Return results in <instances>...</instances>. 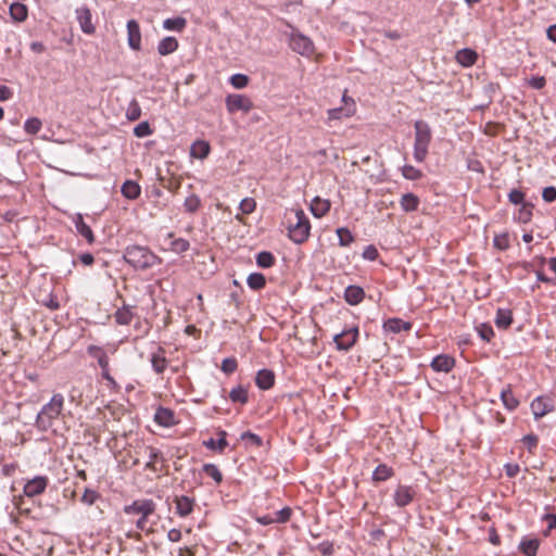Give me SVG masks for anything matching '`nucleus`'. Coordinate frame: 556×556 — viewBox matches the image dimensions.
Instances as JSON below:
<instances>
[{"label": "nucleus", "instance_id": "f257e3e1", "mask_svg": "<svg viewBox=\"0 0 556 556\" xmlns=\"http://www.w3.org/2000/svg\"><path fill=\"white\" fill-rule=\"evenodd\" d=\"M64 396L61 393H55L50 402L45 404L41 410L37 414L36 427L40 431H48L52 428L54 421L59 418L63 410Z\"/></svg>", "mask_w": 556, "mask_h": 556}, {"label": "nucleus", "instance_id": "f03ea898", "mask_svg": "<svg viewBox=\"0 0 556 556\" xmlns=\"http://www.w3.org/2000/svg\"><path fill=\"white\" fill-rule=\"evenodd\" d=\"M124 260L135 269L140 270L149 269L161 261L150 249L141 245L127 247Z\"/></svg>", "mask_w": 556, "mask_h": 556}, {"label": "nucleus", "instance_id": "7ed1b4c3", "mask_svg": "<svg viewBox=\"0 0 556 556\" xmlns=\"http://www.w3.org/2000/svg\"><path fill=\"white\" fill-rule=\"evenodd\" d=\"M293 216L288 217V236L296 244L304 243L311 231V223L303 210L291 211Z\"/></svg>", "mask_w": 556, "mask_h": 556}, {"label": "nucleus", "instance_id": "20e7f679", "mask_svg": "<svg viewBox=\"0 0 556 556\" xmlns=\"http://www.w3.org/2000/svg\"><path fill=\"white\" fill-rule=\"evenodd\" d=\"M415 128V141H414V159L421 163L428 155V149L432 139L431 128L425 121H416L414 124Z\"/></svg>", "mask_w": 556, "mask_h": 556}, {"label": "nucleus", "instance_id": "39448f33", "mask_svg": "<svg viewBox=\"0 0 556 556\" xmlns=\"http://www.w3.org/2000/svg\"><path fill=\"white\" fill-rule=\"evenodd\" d=\"M124 513L128 516L138 515L139 519L136 521L138 530H146L148 519L156 510V504L151 498L135 500L131 504L125 505Z\"/></svg>", "mask_w": 556, "mask_h": 556}, {"label": "nucleus", "instance_id": "423d86ee", "mask_svg": "<svg viewBox=\"0 0 556 556\" xmlns=\"http://www.w3.org/2000/svg\"><path fill=\"white\" fill-rule=\"evenodd\" d=\"M289 47L303 56H311L315 50L312 39L294 28L289 35Z\"/></svg>", "mask_w": 556, "mask_h": 556}, {"label": "nucleus", "instance_id": "0eeeda50", "mask_svg": "<svg viewBox=\"0 0 556 556\" xmlns=\"http://www.w3.org/2000/svg\"><path fill=\"white\" fill-rule=\"evenodd\" d=\"M358 338V327L354 326L349 329H343L340 333L333 337L337 350L349 351L356 343Z\"/></svg>", "mask_w": 556, "mask_h": 556}, {"label": "nucleus", "instance_id": "6e6552de", "mask_svg": "<svg viewBox=\"0 0 556 556\" xmlns=\"http://www.w3.org/2000/svg\"><path fill=\"white\" fill-rule=\"evenodd\" d=\"M342 102V106L328 110V121L342 119L343 117H350L355 113L356 105L351 97H348L346 93H343Z\"/></svg>", "mask_w": 556, "mask_h": 556}, {"label": "nucleus", "instance_id": "1a4fd4ad", "mask_svg": "<svg viewBox=\"0 0 556 556\" xmlns=\"http://www.w3.org/2000/svg\"><path fill=\"white\" fill-rule=\"evenodd\" d=\"M226 108L229 113L238 111L248 113L253 109V102L244 94H229L226 98Z\"/></svg>", "mask_w": 556, "mask_h": 556}, {"label": "nucleus", "instance_id": "9d476101", "mask_svg": "<svg viewBox=\"0 0 556 556\" xmlns=\"http://www.w3.org/2000/svg\"><path fill=\"white\" fill-rule=\"evenodd\" d=\"M415 496L416 491L413 486L400 484L394 491L393 501L397 507L403 508L408 506Z\"/></svg>", "mask_w": 556, "mask_h": 556}, {"label": "nucleus", "instance_id": "9b49d317", "mask_svg": "<svg viewBox=\"0 0 556 556\" xmlns=\"http://www.w3.org/2000/svg\"><path fill=\"white\" fill-rule=\"evenodd\" d=\"M49 483V479L46 476H37L31 480H28L24 485V494L28 497H34L42 494Z\"/></svg>", "mask_w": 556, "mask_h": 556}, {"label": "nucleus", "instance_id": "f8f14e48", "mask_svg": "<svg viewBox=\"0 0 556 556\" xmlns=\"http://www.w3.org/2000/svg\"><path fill=\"white\" fill-rule=\"evenodd\" d=\"M530 408L534 419L539 420L540 418L554 410V404L548 397L538 396L531 402Z\"/></svg>", "mask_w": 556, "mask_h": 556}, {"label": "nucleus", "instance_id": "ddd939ff", "mask_svg": "<svg viewBox=\"0 0 556 556\" xmlns=\"http://www.w3.org/2000/svg\"><path fill=\"white\" fill-rule=\"evenodd\" d=\"M76 17L83 33L87 35L94 34L96 27L91 22V11L87 7L76 9Z\"/></svg>", "mask_w": 556, "mask_h": 556}, {"label": "nucleus", "instance_id": "4468645a", "mask_svg": "<svg viewBox=\"0 0 556 556\" xmlns=\"http://www.w3.org/2000/svg\"><path fill=\"white\" fill-rule=\"evenodd\" d=\"M127 34L129 47L135 51H139L141 48V33L139 24L135 20L127 22Z\"/></svg>", "mask_w": 556, "mask_h": 556}, {"label": "nucleus", "instance_id": "2eb2a0df", "mask_svg": "<svg viewBox=\"0 0 556 556\" xmlns=\"http://www.w3.org/2000/svg\"><path fill=\"white\" fill-rule=\"evenodd\" d=\"M430 366L437 372H450L455 366V359L450 355L440 354L432 359Z\"/></svg>", "mask_w": 556, "mask_h": 556}, {"label": "nucleus", "instance_id": "dca6fc26", "mask_svg": "<svg viewBox=\"0 0 556 556\" xmlns=\"http://www.w3.org/2000/svg\"><path fill=\"white\" fill-rule=\"evenodd\" d=\"M174 503L176 504V514L181 518L189 516L193 511L194 500L189 496H176Z\"/></svg>", "mask_w": 556, "mask_h": 556}, {"label": "nucleus", "instance_id": "f3484780", "mask_svg": "<svg viewBox=\"0 0 556 556\" xmlns=\"http://www.w3.org/2000/svg\"><path fill=\"white\" fill-rule=\"evenodd\" d=\"M73 223L76 227L77 232L84 237L89 244L94 242V235L91 228L85 223L81 214L77 213L73 216Z\"/></svg>", "mask_w": 556, "mask_h": 556}, {"label": "nucleus", "instance_id": "a211bd4d", "mask_svg": "<svg viewBox=\"0 0 556 556\" xmlns=\"http://www.w3.org/2000/svg\"><path fill=\"white\" fill-rule=\"evenodd\" d=\"M150 362L155 374L162 375L168 365V361L165 357V350L159 346L157 351L151 354Z\"/></svg>", "mask_w": 556, "mask_h": 556}, {"label": "nucleus", "instance_id": "6ab92c4d", "mask_svg": "<svg viewBox=\"0 0 556 556\" xmlns=\"http://www.w3.org/2000/svg\"><path fill=\"white\" fill-rule=\"evenodd\" d=\"M135 308V306H130L124 303L122 307H119L114 314L116 324L122 326L129 325L136 315L134 312Z\"/></svg>", "mask_w": 556, "mask_h": 556}, {"label": "nucleus", "instance_id": "aec40b11", "mask_svg": "<svg viewBox=\"0 0 556 556\" xmlns=\"http://www.w3.org/2000/svg\"><path fill=\"white\" fill-rule=\"evenodd\" d=\"M154 421L162 427H172L175 425L174 412L160 406L154 414Z\"/></svg>", "mask_w": 556, "mask_h": 556}, {"label": "nucleus", "instance_id": "412c9836", "mask_svg": "<svg viewBox=\"0 0 556 556\" xmlns=\"http://www.w3.org/2000/svg\"><path fill=\"white\" fill-rule=\"evenodd\" d=\"M275 383V374L269 369H261L255 377V384L261 390H269Z\"/></svg>", "mask_w": 556, "mask_h": 556}, {"label": "nucleus", "instance_id": "4be33fe9", "mask_svg": "<svg viewBox=\"0 0 556 556\" xmlns=\"http://www.w3.org/2000/svg\"><path fill=\"white\" fill-rule=\"evenodd\" d=\"M455 59L464 67L472 66L478 60V53L469 48H464L456 52Z\"/></svg>", "mask_w": 556, "mask_h": 556}, {"label": "nucleus", "instance_id": "5701e85b", "mask_svg": "<svg viewBox=\"0 0 556 556\" xmlns=\"http://www.w3.org/2000/svg\"><path fill=\"white\" fill-rule=\"evenodd\" d=\"M383 329L389 332L399 333L401 331H409L412 324L401 318H389L384 321Z\"/></svg>", "mask_w": 556, "mask_h": 556}, {"label": "nucleus", "instance_id": "b1692460", "mask_svg": "<svg viewBox=\"0 0 556 556\" xmlns=\"http://www.w3.org/2000/svg\"><path fill=\"white\" fill-rule=\"evenodd\" d=\"M513 312L509 308H497L496 315L494 318L495 326L498 329H507L513 324Z\"/></svg>", "mask_w": 556, "mask_h": 556}, {"label": "nucleus", "instance_id": "393cba45", "mask_svg": "<svg viewBox=\"0 0 556 556\" xmlns=\"http://www.w3.org/2000/svg\"><path fill=\"white\" fill-rule=\"evenodd\" d=\"M211 152V146L205 140H197L191 144L190 155L194 159L204 160Z\"/></svg>", "mask_w": 556, "mask_h": 556}, {"label": "nucleus", "instance_id": "a878e982", "mask_svg": "<svg viewBox=\"0 0 556 556\" xmlns=\"http://www.w3.org/2000/svg\"><path fill=\"white\" fill-rule=\"evenodd\" d=\"M365 296L364 290L358 286H349L346 287L344 291V300L350 305H357L359 304Z\"/></svg>", "mask_w": 556, "mask_h": 556}, {"label": "nucleus", "instance_id": "bb28decb", "mask_svg": "<svg viewBox=\"0 0 556 556\" xmlns=\"http://www.w3.org/2000/svg\"><path fill=\"white\" fill-rule=\"evenodd\" d=\"M329 210H330V201L329 200L320 199L319 197H316L312 200L311 212L315 217L320 218V217L325 216L329 212Z\"/></svg>", "mask_w": 556, "mask_h": 556}, {"label": "nucleus", "instance_id": "cd10ccee", "mask_svg": "<svg viewBox=\"0 0 556 556\" xmlns=\"http://www.w3.org/2000/svg\"><path fill=\"white\" fill-rule=\"evenodd\" d=\"M539 546L540 541L538 539L523 538L519 543V551L525 556H536Z\"/></svg>", "mask_w": 556, "mask_h": 556}, {"label": "nucleus", "instance_id": "c85d7f7f", "mask_svg": "<svg viewBox=\"0 0 556 556\" xmlns=\"http://www.w3.org/2000/svg\"><path fill=\"white\" fill-rule=\"evenodd\" d=\"M178 49V41L175 37L168 36L163 38L157 46V52L161 55H168Z\"/></svg>", "mask_w": 556, "mask_h": 556}, {"label": "nucleus", "instance_id": "c756f323", "mask_svg": "<svg viewBox=\"0 0 556 556\" xmlns=\"http://www.w3.org/2000/svg\"><path fill=\"white\" fill-rule=\"evenodd\" d=\"M501 400L503 402V405L505 406V408H507L508 410H515L518 405H519V401L516 399V396L514 395L511 389H510V386H507L506 388H504L502 391H501Z\"/></svg>", "mask_w": 556, "mask_h": 556}, {"label": "nucleus", "instance_id": "7c9ffc66", "mask_svg": "<svg viewBox=\"0 0 556 556\" xmlns=\"http://www.w3.org/2000/svg\"><path fill=\"white\" fill-rule=\"evenodd\" d=\"M121 192L125 198L135 200L140 195L141 189L136 181L126 180L122 186Z\"/></svg>", "mask_w": 556, "mask_h": 556}, {"label": "nucleus", "instance_id": "2f4dec72", "mask_svg": "<svg viewBox=\"0 0 556 556\" xmlns=\"http://www.w3.org/2000/svg\"><path fill=\"white\" fill-rule=\"evenodd\" d=\"M229 400L232 403H240L242 405L249 402L248 388L239 384L236 388H232L229 392Z\"/></svg>", "mask_w": 556, "mask_h": 556}, {"label": "nucleus", "instance_id": "473e14b6", "mask_svg": "<svg viewBox=\"0 0 556 556\" xmlns=\"http://www.w3.org/2000/svg\"><path fill=\"white\" fill-rule=\"evenodd\" d=\"M393 475L394 470L392 467L386 464H380L376 467V469L372 472V481L382 482L390 479Z\"/></svg>", "mask_w": 556, "mask_h": 556}, {"label": "nucleus", "instance_id": "72a5a7b5", "mask_svg": "<svg viewBox=\"0 0 556 556\" xmlns=\"http://www.w3.org/2000/svg\"><path fill=\"white\" fill-rule=\"evenodd\" d=\"M400 204L404 212H415L418 210L419 199L414 193H405L402 195Z\"/></svg>", "mask_w": 556, "mask_h": 556}, {"label": "nucleus", "instance_id": "f704fd0d", "mask_svg": "<svg viewBox=\"0 0 556 556\" xmlns=\"http://www.w3.org/2000/svg\"><path fill=\"white\" fill-rule=\"evenodd\" d=\"M11 17L16 22H24L27 18V7L21 2H14L9 9Z\"/></svg>", "mask_w": 556, "mask_h": 556}, {"label": "nucleus", "instance_id": "c9c22d12", "mask_svg": "<svg viewBox=\"0 0 556 556\" xmlns=\"http://www.w3.org/2000/svg\"><path fill=\"white\" fill-rule=\"evenodd\" d=\"M247 285L254 291L262 290L266 285V278L262 273H252L247 278Z\"/></svg>", "mask_w": 556, "mask_h": 556}, {"label": "nucleus", "instance_id": "e433bc0d", "mask_svg": "<svg viewBox=\"0 0 556 556\" xmlns=\"http://www.w3.org/2000/svg\"><path fill=\"white\" fill-rule=\"evenodd\" d=\"M256 265L261 268H270L275 265L276 258L269 251H262L256 254Z\"/></svg>", "mask_w": 556, "mask_h": 556}, {"label": "nucleus", "instance_id": "4c0bfd02", "mask_svg": "<svg viewBox=\"0 0 556 556\" xmlns=\"http://www.w3.org/2000/svg\"><path fill=\"white\" fill-rule=\"evenodd\" d=\"M187 25L185 17L178 16L175 18H166L163 22V27L167 30L182 31Z\"/></svg>", "mask_w": 556, "mask_h": 556}, {"label": "nucleus", "instance_id": "58836bf2", "mask_svg": "<svg viewBox=\"0 0 556 556\" xmlns=\"http://www.w3.org/2000/svg\"><path fill=\"white\" fill-rule=\"evenodd\" d=\"M532 208L533 205L531 203H523V205H521L520 208L518 210L516 216L517 220L522 224L529 223L532 218Z\"/></svg>", "mask_w": 556, "mask_h": 556}, {"label": "nucleus", "instance_id": "ea45409f", "mask_svg": "<svg viewBox=\"0 0 556 556\" xmlns=\"http://www.w3.org/2000/svg\"><path fill=\"white\" fill-rule=\"evenodd\" d=\"M203 445L208 450L223 453L224 450L228 446V442L224 438H219L218 440L210 438L208 440L203 441Z\"/></svg>", "mask_w": 556, "mask_h": 556}, {"label": "nucleus", "instance_id": "a19ab883", "mask_svg": "<svg viewBox=\"0 0 556 556\" xmlns=\"http://www.w3.org/2000/svg\"><path fill=\"white\" fill-rule=\"evenodd\" d=\"M338 239H339V245L340 247H349L354 241V236L352 232L345 228L340 227L336 230Z\"/></svg>", "mask_w": 556, "mask_h": 556}, {"label": "nucleus", "instance_id": "79ce46f5", "mask_svg": "<svg viewBox=\"0 0 556 556\" xmlns=\"http://www.w3.org/2000/svg\"><path fill=\"white\" fill-rule=\"evenodd\" d=\"M204 473L211 477L217 484L223 481V473L215 464H204L202 467Z\"/></svg>", "mask_w": 556, "mask_h": 556}, {"label": "nucleus", "instance_id": "37998d69", "mask_svg": "<svg viewBox=\"0 0 556 556\" xmlns=\"http://www.w3.org/2000/svg\"><path fill=\"white\" fill-rule=\"evenodd\" d=\"M141 116V108L136 99H132L130 103L128 104L127 111H126V117L128 121L135 122L139 119Z\"/></svg>", "mask_w": 556, "mask_h": 556}, {"label": "nucleus", "instance_id": "c03bdc74", "mask_svg": "<svg viewBox=\"0 0 556 556\" xmlns=\"http://www.w3.org/2000/svg\"><path fill=\"white\" fill-rule=\"evenodd\" d=\"M201 206V200L197 194H190L184 202L185 211L188 213H195Z\"/></svg>", "mask_w": 556, "mask_h": 556}, {"label": "nucleus", "instance_id": "a18cd8bd", "mask_svg": "<svg viewBox=\"0 0 556 556\" xmlns=\"http://www.w3.org/2000/svg\"><path fill=\"white\" fill-rule=\"evenodd\" d=\"M99 366L101 368L102 378L106 380L113 388H116L117 383L110 374L109 358L105 359L102 357V359H100Z\"/></svg>", "mask_w": 556, "mask_h": 556}, {"label": "nucleus", "instance_id": "49530a36", "mask_svg": "<svg viewBox=\"0 0 556 556\" xmlns=\"http://www.w3.org/2000/svg\"><path fill=\"white\" fill-rule=\"evenodd\" d=\"M41 127H42V123L37 117H30V118L26 119V122L24 124V129L29 135L38 134L40 131Z\"/></svg>", "mask_w": 556, "mask_h": 556}, {"label": "nucleus", "instance_id": "de8ad7c7", "mask_svg": "<svg viewBox=\"0 0 556 556\" xmlns=\"http://www.w3.org/2000/svg\"><path fill=\"white\" fill-rule=\"evenodd\" d=\"M521 442L530 454H534L535 450L538 448L539 438L534 433H529L521 439Z\"/></svg>", "mask_w": 556, "mask_h": 556}, {"label": "nucleus", "instance_id": "09e8293b", "mask_svg": "<svg viewBox=\"0 0 556 556\" xmlns=\"http://www.w3.org/2000/svg\"><path fill=\"white\" fill-rule=\"evenodd\" d=\"M402 175L408 180H418L422 177V172L413 165H404L402 167Z\"/></svg>", "mask_w": 556, "mask_h": 556}, {"label": "nucleus", "instance_id": "8fccbe9b", "mask_svg": "<svg viewBox=\"0 0 556 556\" xmlns=\"http://www.w3.org/2000/svg\"><path fill=\"white\" fill-rule=\"evenodd\" d=\"M152 134H153V129L151 128L150 124L147 121L139 123L134 128V135L138 138H144Z\"/></svg>", "mask_w": 556, "mask_h": 556}, {"label": "nucleus", "instance_id": "3c124183", "mask_svg": "<svg viewBox=\"0 0 556 556\" xmlns=\"http://www.w3.org/2000/svg\"><path fill=\"white\" fill-rule=\"evenodd\" d=\"M98 498H100V493H98L96 490L86 488L83 493V496L80 497V502L88 506H91L96 503Z\"/></svg>", "mask_w": 556, "mask_h": 556}, {"label": "nucleus", "instance_id": "603ef678", "mask_svg": "<svg viewBox=\"0 0 556 556\" xmlns=\"http://www.w3.org/2000/svg\"><path fill=\"white\" fill-rule=\"evenodd\" d=\"M147 450L149 451V462L146 464V469L156 471L155 467V460L162 456V453L152 446H147Z\"/></svg>", "mask_w": 556, "mask_h": 556}, {"label": "nucleus", "instance_id": "864d4df0", "mask_svg": "<svg viewBox=\"0 0 556 556\" xmlns=\"http://www.w3.org/2000/svg\"><path fill=\"white\" fill-rule=\"evenodd\" d=\"M189 248H190L189 241L184 238H177L170 242V250L178 254L188 251Z\"/></svg>", "mask_w": 556, "mask_h": 556}, {"label": "nucleus", "instance_id": "5fc2aeb1", "mask_svg": "<svg viewBox=\"0 0 556 556\" xmlns=\"http://www.w3.org/2000/svg\"><path fill=\"white\" fill-rule=\"evenodd\" d=\"M291 515H292V509L290 507H283L282 509L276 511L273 515L274 522L275 523H286L287 521L290 520Z\"/></svg>", "mask_w": 556, "mask_h": 556}, {"label": "nucleus", "instance_id": "6e6d98bb", "mask_svg": "<svg viewBox=\"0 0 556 556\" xmlns=\"http://www.w3.org/2000/svg\"><path fill=\"white\" fill-rule=\"evenodd\" d=\"M477 331L480 338L486 342H490L494 337V330L489 324H481L477 327Z\"/></svg>", "mask_w": 556, "mask_h": 556}, {"label": "nucleus", "instance_id": "4d7b16f0", "mask_svg": "<svg viewBox=\"0 0 556 556\" xmlns=\"http://www.w3.org/2000/svg\"><path fill=\"white\" fill-rule=\"evenodd\" d=\"M238 368V362L235 357L224 358L222 362L220 369L226 374L230 375L235 372Z\"/></svg>", "mask_w": 556, "mask_h": 556}, {"label": "nucleus", "instance_id": "13d9d810", "mask_svg": "<svg viewBox=\"0 0 556 556\" xmlns=\"http://www.w3.org/2000/svg\"><path fill=\"white\" fill-rule=\"evenodd\" d=\"M493 244L496 249L505 251L509 248V238L507 233L496 235L493 239Z\"/></svg>", "mask_w": 556, "mask_h": 556}, {"label": "nucleus", "instance_id": "bf43d9fd", "mask_svg": "<svg viewBox=\"0 0 556 556\" xmlns=\"http://www.w3.org/2000/svg\"><path fill=\"white\" fill-rule=\"evenodd\" d=\"M230 84L237 89H242L248 86L249 77L244 74H235L230 77Z\"/></svg>", "mask_w": 556, "mask_h": 556}, {"label": "nucleus", "instance_id": "052dcab7", "mask_svg": "<svg viewBox=\"0 0 556 556\" xmlns=\"http://www.w3.org/2000/svg\"><path fill=\"white\" fill-rule=\"evenodd\" d=\"M87 352L91 357H93L98 361V364L100 363V359H102V357L105 359L109 358L105 351L101 346H98V345H89L87 349Z\"/></svg>", "mask_w": 556, "mask_h": 556}, {"label": "nucleus", "instance_id": "680f3d73", "mask_svg": "<svg viewBox=\"0 0 556 556\" xmlns=\"http://www.w3.org/2000/svg\"><path fill=\"white\" fill-rule=\"evenodd\" d=\"M256 202L252 198H244L239 204V208L243 214H251L254 212Z\"/></svg>", "mask_w": 556, "mask_h": 556}, {"label": "nucleus", "instance_id": "e2e57ef3", "mask_svg": "<svg viewBox=\"0 0 556 556\" xmlns=\"http://www.w3.org/2000/svg\"><path fill=\"white\" fill-rule=\"evenodd\" d=\"M508 200L510 203L516 204V205H523V203H527L525 201V193L519 189H513L508 193Z\"/></svg>", "mask_w": 556, "mask_h": 556}, {"label": "nucleus", "instance_id": "0e129e2a", "mask_svg": "<svg viewBox=\"0 0 556 556\" xmlns=\"http://www.w3.org/2000/svg\"><path fill=\"white\" fill-rule=\"evenodd\" d=\"M241 440L242 441H247L249 443H251L252 445H255V446H262L263 444V440L260 435L251 432V431H245L241 434Z\"/></svg>", "mask_w": 556, "mask_h": 556}, {"label": "nucleus", "instance_id": "69168bd1", "mask_svg": "<svg viewBox=\"0 0 556 556\" xmlns=\"http://www.w3.org/2000/svg\"><path fill=\"white\" fill-rule=\"evenodd\" d=\"M542 198L547 203L556 201V188L553 186L545 187L542 191Z\"/></svg>", "mask_w": 556, "mask_h": 556}, {"label": "nucleus", "instance_id": "338daca9", "mask_svg": "<svg viewBox=\"0 0 556 556\" xmlns=\"http://www.w3.org/2000/svg\"><path fill=\"white\" fill-rule=\"evenodd\" d=\"M529 86L533 89L540 90L543 89L546 85V79L544 76H532L529 81Z\"/></svg>", "mask_w": 556, "mask_h": 556}, {"label": "nucleus", "instance_id": "774afa93", "mask_svg": "<svg viewBox=\"0 0 556 556\" xmlns=\"http://www.w3.org/2000/svg\"><path fill=\"white\" fill-rule=\"evenodd\" d=\"M378 256V250L374 245L366 247L363 252V257L368 261H376Z\"/></svg>", "mask_w": 556, "mask_h": 556}]
</instances>
